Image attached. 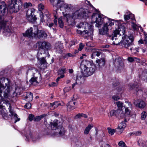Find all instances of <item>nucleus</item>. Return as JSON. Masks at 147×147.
<instances>
[{
    "label": "nucleus",
    "mask_w": 147,
    "mask_h": 147,
    "mask_svg": "<svg viewBox=\"0 0 147 147\" xmlns=\"http://www.w3.org/2000/svg\"><path fill=\"white\" fill-rule=\"evenodd\" d=\"M117 111L116 110H113L111 111L110 112V116L112 117L115 115L116 116V114Z\"/></svg>",
    "instance_id": "obj_46"
},
{
    "label": "nucleus",
    "mask_w": 147,
    "mask_h": 147,
    "mask_svg": "<svg viewBox=\"0 0 147 147\" xmlns=\"http://www.w3.org/2000/svg\"><path fill=\"white\" fill-rule=\"evenodd\" d=\"M34 121H40V119L39 116H38L34 118Z\"/></svg>",
    "instance_id": "obj_60"
},
{
    "label": "nucleus",
    "mask_w": 147,
    "mask_h": 147,
    "mask_svg": "<svg viewBox=\"0 0 147 147\" xmlns=\"http://www.w3.org/2000/svg\"><path fill=\"white\" fill-rule=\"evenodd\" d=\"M60 3V5L56 6L60 9L61 10H65V11H68L72 8V6L70 4L64 3L63 2L61 1Z\"/></svg>",
    "instance_id": "obj_15"
},
{
    "label": "nucleus",
    "mask_w": 147,
    "mask_h": 147,
    "mask_svg": "<svg viewBox=\"0 0 147 147\" xmlns=\"http://www.w3.org/2000/svg\"><path fill=\"white\" fill-rule=\"evenodd\" d=\"M34 28H30L26 32L23 34L24 36H25L28 37H34Z\"/></svg>",
    "instance_id": "obj_23"
},
{
    "label": "nucleus",
    "mask_w": 147,
    "mask_h": 147,
    "mask_svg": "<svg viewBox=\"0 0 147 147\" xmlns=\"http://www.w3.org/2000/svg\"><path fill=\"white\" fill-rule=\"evenodd\" d=\"M91 57L92 59H94L96 57L95 55V54L94 53L93 51H92V53L91 54Z\"/></svg>",
    "instance_id": "obj_63"
},
{
    "label": "nucleus",
    "mask_w": 147,
    "mask_h": 147,
    "mask_svg": "<svg viewBox=\"0 0 147 147\" xmlns=\"http://www.w3.org/2000/svg\"><path fill=\"white\" fill-rule=\"evenodd\" d=\"M58 22L59 26L61 28H63L64 26V23L62 20V18L60 17L59 19L58 20Z\"/></svg>",
    "instance_id": "obj_40"
},
{
    "label": "nucleus",
    "mask_w": 147,
    "mask_h": 147,
    "mask_svg": "<svg viewBox=\"0 0 147 147\" xmlns=\"http://www.w3.org/2000/svg\"><path fill=\"white\" fill-rule=\"evenodd\" d=\"M106 62L105 56L104 55L101 56V57L97 59L96 61V64L95 66V69L100 70L105 65Z\"/></svg>",
    "instance_id": "obj_11"
},
{
    "label": "nucleus",
    "mask_w": 147,
    "mask_h": 147,
    "mask_svg": "<svg viewBox=\"0 0 147 147\" xmlns=\"http://www.w3.org/2000/svg\"><path fill=\"white\" fill-rule=\"evenodd\" d=\"M147 116V113L145 111L142 112L141 114V119L142 120H144Z\"/></svg>",
    "instance_id": "obj_41"
},
{
    "label": "nucleus",
    "mask_w": 147,
    "mask_h": 147,
    "mask_svg": "<svg viewBox=\"0 0 147 147\" xmlns=\"http://www.w3.org/2000/svg\"><path fill=\"white\" fill-rule=\"evenodd\" d=\"M104 20L103 26L99 29V33L102 35H108L109 34V30L111 29V27L114 25L115 22L113 20L107 17L105 18Z\"/></svg>",
    "instance_id": "obj_6"
},
{
    "label": "nucleus",
    "mask_w": 147,
    "mask_h": 147,
    "mask_svg": "<svg viewBox=\"0 0 147 147\" xmlns=\"http://www.w3.org/2000/svg\"><path fill=\"white\" fill-rule=\"evenodd\" d=\"M131 87L130 89L132 90L133 89L134 90H135L136 92H138L139 90V89L138 88V87L137 85H132V86L131 85H130Z\"/></svg>",
    "instance_id": "obj_39"
},
{
    "label": "nucleus",
    "mask_w": 147,
    "mask_h": 147,
    "mask_svg": "<svg viewBox=\"0 0 147 147\" xmlns=\"http://www.w3.org/2000/svg\"><path fill=\"white\" fill-rule=\"evenodd\" d=\"M49 114L48 113H47L46 114H43L40 116H39L40 118V119L41 120L43 118L45 117H46Z\"/></svg>",
    "instance_id": "obj_61"
},
{
    "label": "nucleus",
    "mask_w": 147,
    "mask_h": 147,
    "mask_svg": "<svg viewBox=\"0 0 147 147\" xmlns=\"http://www.w3.org/2000/svg\"><path fill=\"white\" fill-rule=\"evenodd\" d=\"M90 13L88 9L81 8L73 13L71 17L73 19L82 18H86L89 16L88 14Z\"/></svg>",
    "instance_id": "obj_8"
},
{
    "label": "nucleus",
    "mask_w": 147,
    "mask_h": 147,
    "mask_svg": "<svg viewBox=\"0 0 147 147\" xmlns=\"http://www.w3.org/2000/svg\"><path fill=\"white\" fill-rule=\"evenodd\" d=\"M73 55H72L70 53H67L66 54L65 56V58L69 57H73Z\"/></svg>",
    "instance_id": "obj_64"
},
{
    "label": "nucleus",
    "mask_w": 147,
    "mask_h": 147,
    "mask_svg": "<svg viewBox=\"0 0 147 147\" xmlns=\"http://www.w3.org/2000/svg\"><path fill=\"white\" fill-rule=\"evenodd\" d=\"M137 59L138 58L136 57H129L128 58V60L130 62H132Z\"/></svg>",
    "instance_id": "obj_48"
},
{
    "label": "nucleus",
    "mask_w": 147,
    "mask_h": 147,
    "mask_svg": "<svg viewBox=\"0 0 147 147\" xmlns=\"http://www.w3.org/2000/svg\"><path fill=\"white\" fill-rule=\"evenodd\" d=\"M93 51L96 57H98L101 54V51L99 50L96 49L93 50Z\"/></svg>",
    "instance_id": "obj_35"
},
{
    "label": "nucleus",
    "mask_w": 147,
    "mask_h": 147,
    "mask_svg": "<svg viewBox=\"0 0 147 147\" xmlns=\"http://www.w3.org/2000/svg\"><path fill=\"white\" fill-rule=\"evenodd\" d=\"M34 10L33 9H29L26 12V18L30 22H34L36 18L34 15Z\"/></svg>",
    "instance_id": "obj_13"
},
{
    "label": "nucleus",
    "mask_w": 147,
    "mask_h": 147,
    "mask_svg": "<svg viewBox=\"0 0 147 147\" xmlns=\"http://www.w3.org/2000/svg\"><path fill=\"white\" fill-rule=\"evenodd\" d=\"M91 19L94 23H96L95 26L96 27H99L104 23L105 18H102L101 15L97 13H93Z\"/></svg>",
    "instance_id": "obj_9"
},
{
    "label": "nucleus",
    "mask_w": 147,
    "mask_h": 147,
    "mask_svg": "<svg viewBox=\"0 0 147 147\" xmlns=\"http://www.w3.org/2000/svg\"><path fill=\"white\" fill-rule=\"evenodd\" d=\"M95 67V66H92L91 67H85L84 68H81V72L82 73H85V74L87 73V71H86V69H90V68H92Z\"/></svg>",
    "instance_id": "obj_33"
},
{
    "label": "nucleus",
    "mask_w": 147,
    "mask_h": 147,
    "mask_svg": "<svg viewBox=\"0 0 147 147\" xmlns=\"http://www.w3.org/2000/svg\"><path fill=\"white\" fill-rule=\"evenodd\" d=\"M50 1L51 3L53 5V7L54 8V10H55L56 11L57 10L59 9V7H57L56 6L60 5V3H59L61 1V0H57V1L56 3H55L54 0H49Z\"/></svg>",
    "instance_id": "obj_26"
},
{
    "label": "nucleus",
    "mask_w": 147,
    "mask_h": 147,
    "mask_svg": "<svg viewBox=\"0 0 147 147\" xmlns=\"http://www.w3.org/2000/svg\"><path fill=\"white\" fill-rule=\"evenodd\" d=\"M33 96L32 94L30 92L26 93L25 98L26 100L28 101H30L32 100Z\"/></svg>",
    "instance_id": "obj_27"
},
{
    "label": "nucleus",
    "mask_w": 147,
    "mask_h": 147,
    "mask_svg": "<svg viewBox=\"0 0 147 147\" xmlns=\"http://www.w3.org/2000/svg\"><path fill=\"white\" fill-rule=\"evenodd\" d=\"M126 126L125 121H123L119 124L118 127L116 129V131L118 134H120L123 131L124 129Z\"/></svg>",
    "instance_id": "obj_20"
},
{
    "label": "nucleus",
    "mask_w": 147,
    "mask_h": 147,
    "mask_svg": "<svg viewBox=\"0 0 147 147\" xmlns=\"http://www.w3.org/2000/svg\"><path fill=\"white\" fill-rule=\"evenodd\" d=\"M7 13V8L4 1L0 2V32L5 36L9 35L13 30L9 26L8 21L4 20Z\"/></svg>",
    "instance_id": "obj_2"
},
{
    "label": "nucleus",
    "mask_w": 147,
    "mask_h": 147,
    "mask_svg": "<svg viewBox=\"0 0 147 147\" xmlns=\"http://www.w3.org/2000/svg\"><path fill=\"white\" fill-rule=\"evenodd\" d=\"M34 37L40 39L42 38H46L47 35L45 32L41 30H39L37 27H34Z\"/></svg>",
    "instance_id": "obj_12"
},
{
    "label": "nucleus",
    "mask_w": 147,
    "mask_h": 147,
    "mask_svg": "<svg viewBox=\"0 0 147 147\" xmlns=\"http://www.w3.org/2000/svg\"><path fill=\"white\" fill-rule=\"evenodd\" d=\"M134 103L137 107L140 109L144 108L146 105L145 101L142 100H137L134 102Z\"/></svg>",
    "instance_id": "obj_19"
},
{
    "label": "nucleus",
    "mask_w": 147,
    "mask_h": 147,
    "mask_svg": "<svg viewBox=\"0 0 147 147\" xmlns=\"http://www.w3.org/2000/svg\"><path fill=\"white\" fill-rule=\"evenodd\" d=\"M81 78L80 76H77L76 77V82H78V84H79L81 83Z\"/></svg>",
    "instance_id": "obj_49"
},
{
    "label": "nucleus",
    "mask_w": 147,
    "mask_h": 147,
    "mask_svg": "<svg viewBox=\"0 0 147 147\" xmlns=\"http://www.w3.org/2000/svg\"><path fill=\"white\" fill-rule=\"evenodd\" d=\"M92 66L94 65L91 61L87 60H83L80 64V68H84L85 67H91Z\"/></svg>",
    "instance_id": "obj_21"
},
{
    "label": "nucleus",
    "mask_w": 147,
    "mask_h": 147,
    "mask_svg": "<svg viewBox=\"0 0 147 147\" xmlns=\"http://www.w3.org/2000/svg\"><path fill=\"white\" fill-rule=\"evenodd\" d=\"M26 73L27 74L32 75L33 77L29 80V82L32 85H36L40 82L41 80L40 74L38 70L34 68L29 69Z\"/></svg>",
    "instance_id": "obj_5"
},
{
    "label": "nucleus",
    "mask_w": 147,
    "mask_h": 147,
    "mask_svg": "<svg viewBox=\"0 0 147 147\" xmlns=\"http://www.w3.org/2000/svg\"><path fill=\"white\" fill-rule=\"evenodd\" d=\"M127 115L123 110L120 109H117L116 117L119 119L125 118Z\"/></svg>",
    "instance_id": "obj_17"
},
{
    "label": "nucleus",
    "mask_w": 147,
    "mask_h": 147,
    "mask_svg": "<svg viewBox=\"0 0 147 147\" xmlns=\"http://www.w3.org/2000/svg\"><path fill=\"white\" fill-rule=\"evenodd\" d=\"M144 41L145 44L147 45V34H144Z\"/></svg>",
    "instance_id": "obj_57"
},
{
    "label": "nucleus",
    "mask_w": 147,
    "mask_h": 147,
    "mask_svg": "<svg viewBox=\"0 0 147 147\" xmlns=\"http://www.w3.org/2000/svg\"><path fill=\"white\" fill-rule=\"evenodd\" d=\"M112 98L115 100H117L120 99V97L117 95H114L112 96Z\"/></svg>",
    "instance_id": "obj_59"
},
{
    "label": "nucleus",
    "mask_w": 147,
    "mask_h": 147,
    "mask_svg": "<svg viewBox=\"0 0 147 147\" xmlns=\"http://www.w3.org/2000/svg\"><path fill=\"white\" fill-rule=\"evenodd\" d=\"M36 45L39 50L37 57L38 66L41 69H45L46 67L47 63L45 59L42 58V55L45 53V51L50 50L51 49V45L49 43L45 41H39L37 42Z\"/></svg>",
    "instance_id": "obj_3"
},
{
    "label": "nucleus",
    "mask_w": 147,
    "mask_h": 147,
    "mask_svg": "<svg viewBox=\"0 0 147 147\" xmlns=\"http://www.w3.org/2000/svg\"><path fill=\"white\" fill-rule=\"evenodd\" d=\"M130 50L131 51V52L135 54L137 52L139 51V49L138 48H134L133 47H131L130 49Z\"/></svg>",
    "instance_id": "obj_37"
},
{
    "label": "nucleus",
    "mask_w": 147,
    "mask_h": 147,
    "mask_svg": "<svg viewBox=\"0 0 147 147\" xmlns=\"http://www.w3.org/2000/svg\"><path fill=\"white\" fill-rule=\"evenodd\" d=\"M32 5L30 3H25L24 4V8H28L29 7H31Z\"/></svg>",
    "instance_id": "obj_43"
},
{
    "label": "nucleus",
    "mask_w": 147,
    "mask_h": 147,
    "mask_svg": "<svg viewBox=\"0 0 147 147\" xmlns=\"http://www.w3.org/2000/svg\"><path fill=\"white\" fill-rule=\"evenodd\" d=\"M124 19L126 21L129 20L130 18V16L128 15H124Z\"/></svg>",
    "instance_id": "obj_55"
},
{
    "label": "nucleus",
    "mask_w": 147,
    "mask_h": 147,
    "mask_svg": "<svg viewBox=\"0 0 147 147\" xmlns=\"http://www.w3.org/2000/svg\"><path fill=\"white\" fill-rule=\"evenodd\" d=\"M55 49L56 52L58 53H61L63 51V49L62 44L58 42L55 44Z\"/></svg>",
    "instance_id": "obj_18"
},
{
    "label": "nucleus",
    "mask_w": 147,
    "mask_h": 147,
    "mask_svg": "<svg viewBox=\"0 0 147 147\" xmlns=\"http://www.w3.org/2000/svg\"><path fill=\"white\" fill-rule=\"evenodd\" d=\"M85 3L86 4L89 5L90 7L94 8V7L93 6V5L91 4L90 1H87V0H86L85 1Z\"/></svg>",
    "instance_id": "obj_52"
},
{
    "label": "nucleus",
    "mask_w": 147,
    "mask_h": 147,
    "mask_svg": "<svg viewBox=\"0 0 147 147\" xmlns=\"http://www.w3.org/2000/svg\"><path fill=\"white\" fill-rule=\"evenodd\" d=\"M76 102L74 101H70L67 104V108L70 110H72L75 109L76 107L75 104Z\"/></svg>",
    "instance_id": "obj_25"
},
{
    "label": "nucleus",
    "mask_w": 147,
    "mask_h": 147,
    "mask_svg": "<svg viewBox=\"0 0 147 147\" xmlns=\"http://www.w3.org/2000/svg\"><path fill=\"white\" fill-rule=\"evenodd\" d=\"M66 72V69L64 67L60 69L58 71V73L59 74L63 75V74Z\"/></svg>",
    "instance_id": "obj_34"
},
{
    "label": "nucleus",
    "mask_w": 147,
    "mask_h": 147,
    "mask_svg": "<svg viewBox=\"0 0 147 147\" xmlns=\"http://www.w3.org/2000/svg\"><path fill=\"white\" fill-rule=\"evenodd\" d=\"M116 65L118 67L119 69H121L124 68L123 64L121 58H118L116 59L115 63Z\"/></svg>",
    "instance_id": "obj_22"
},
{
    "label": "nucleus",
    "mask_w": 147,
    "mask_h": 147,
    "mask_svg": "<svg viewBox=\"0 0 147 147\" xmlns=\"http://www.w3.org/2000/svg\"><path fill=\"white\" fill-rule=\"evenodd\" d=\"M58 121L55 120L53 122L51 123V128L53 129H55L58 125Z\"/></svg>",
    "instance_id": "obj_31"
},
{
    "label": "nucleus",
    "mask_w": 147,
    "mask_h": 147,
    "mask_svg": "<svg viewBox=\"0 0 147 147\" xmlns=\"http://www.w3.org/2000/svg\"><path fill=\"white\" fill-rule=\"evenodd\" d=\"M5 102L6 103V105L7 106H9V107L8 108L9 111L11 113V115L10 116H13L15 117V119L16 120L15 123H16L17 121H19L20 120V119L18 118L17 115L16 113H15L13 110L12 109V107L11 106L10 103H9V101L8 100L6 101Z\"/></svg>",
    "instance_id": "obj_16"
},
{
    "label": "nucleus",
    "mask_w": 147,
    "mask_h": 147,
    "mask_svg": "<svg viewBox=\"0 0 147 147\" xmlns=\"http://www.w3.org/2000/svg\"><path fill=\"white\" fill-rule=\"evenodd\" d=\"M57 130L59 131V136H61L65 135V131L64 128L61 127L60 128H58Z\"/></svg>",
    "instance_id": "obj_30"
},
{
    "label": "nucleus",
    "mask_w": 147,
    "mask_h": 147,
    "mask_svg": "<svg viewBox=\"0 0 147 147\" xmlns=\"http://www.w3.org/2000/svg\"><path fill=\"white\" fill-rule=\"evenodd\" d=\"M82 117V113H79L76 115L75 117V119L80 118Z\"/></svg>",
    "instance_id": "obj_58"
},
{
    "label": "nucleus",
    "mask_w": 147,
    "mask_h": 147,
    "mask_svg": "<svg viewBox=\"0 0 147 147\" xmlns=\"http://www.w3.org/2000/svg\"><path fill=\"white\" fill-rule=\"evenodd\" d=\"M44 8V5L41 3L39 4L38 5V10L40 11L42 10Z\"/></svg>",
    "instance_id": "obj_47"
},
{
    "label": "nucleus",
    "mask_w": 147,
    "mask_h": 147,
    "mask_svg": "<svg viewBox=\"0 0 147 147\" xmlns=\"http://www.w3.org/2000/svg\"><path fill=\"white\" fill-rule=\"evenodd\" d=\"M31 105L30 103H27L25 105V108L27 109H30L31 107Z\"/></svg>",
    "instance_id": "obj_50"
},
{
    "label": "nucleus",
    "mask_w": 147,
    "mask_h": 147,
    "mask_svg": "<svg viewBox=\"0 0 147 147\" xmlns=\"http://www.w3.org/2000/svg\"><path fill=\"white\" fill-rule=\"evenodd\" d=\"M123 107L125 108V113L127 116L130 115L132 109V106L131 102L129 101L126 102Z\"/></svg>",
    "instance_id": "obj_14"
},
{
    "label": "nucleus",
    "mask_w": 147,
    "mask_h": 147,
    "mask_svg": "<svg viewBox=\"0 0 147 147\" xmlns=\"http://www.w3.org/2000/svg\"><path fill=\"white\" fill-rule=\"evenodd\" d=\"M138 145L140 146H143L144 144L143 141L142 139H139L138 141Z\"/></svg>",
    "instance_id": "obj_51"
},
{
    "label": "nucleus",
    "mask_w": 147,
    "mask_h": 147,
    "mask_svg": "<svg viewBox=\"0 0 147 147\" xmlns=\"http://www.w3.org/2000/svg\"><path fill=\"white\" fill-rule=\"evenodd\" d=\"M117 105V107L119 109H121L123 107V103L122 102L120 101H117L114 102Z\"/></svg>",
    "instance_id": "obj_32"
},
{
    "label": "nucleus",
    "mask_w": 147,
    "mask_h": 147,
    "mask_svg": "<svg viewBox=\"0 0 147 147\" xmlns=\"http://www.w3.org/2000/svg\"><path fill=\"white\" fill-rule=\"evenodd\" d=\"M10 82L7 78L0 79V100L8 97L11 92Z\"/></svg>",
    "instance_id": "obj_4"
},
{
    "label": "nucleus",
    "mask_w": 147,
    "mask_h": 147,
    "mask_svg": "<svg viewBox=\"0 0 147 147\" xmlns=\"http://www.w3.org/2000/svg\"><path fill=\"white\" fill-rule=\"evenodd\" d=\"M140 78L142 80H147V73H143L142 75H141Z\"/></svg>",
    "instance_id": "obj_38"
},
{
    "label": "nucleus",
    "mask_w": 147,
    "mask_h": 147,
    "mask_svg": "<svg viewBox=\"0 0 147 147\" xmlns=\"http://www.w3.org/2000/svg\"><path fill=\"white\" fill-rule=\"evenodd\" d=\"M78 98V97L77 95L75 94H74L72 98L71 99V101H75Z\"/></svg>",
    "instance_id": "obj_56"
},
{
    "label": "nucleus",
    "mask_w": 147,
    "mask_h": 147,
    "mask_svg": "<svg viewBox=\"0 0 147 147\" xmlns=\"http://www.w3.org/2000/svg\"><path fill=\"white\" fill-rule=\"evenodd\" d=\"M131 26L134 30H138L139 26L135 23L134 22H131Z\"/></svg>",
    "instance_id": "obj_36"
},
{
    "label": "nucleus",
    "mask_w": 147,
    "mask_h": 147,
    "mask_svg": "<svg viewBox=\"0 0 147 147\" xmlns=\"http://www.w3.org/2000/svg\"><path fill=\"white\" fill-rule=\"evenodd\" d=\"M21 1V0H11V3L9 5V8L13 12L18 11L22 6Z\"/></svg>",
    "instance_id": "obj_10"
},
{
    "label": "nucleus",
    "mask_w": 147,
    "mask_h": 147,
    "mask_svg": "<svg viewBox=\"0 0 147 147\" xmlns=\"http://www.w3.org/2000/svg\"><path fill=\"white\" fill-rule=\"evenodd\" d=\"M93 127V125L92 124H89L85 129L84 131V134L86 135L88 134Z\"/></svg>",
    "instance_id": "obj_29"
},
{
    "label": "nucleus",
    "mask_w": 147,
    "mask_h": 147,
    "mask_svg": "<svg viewBox=\"0 0 147 147\" xmlns=\"http://www.w3.org/2000/svg\"><path fill=\"white\" fill-rule=\"evenodd\" d=\"M113 83H112V84L113 87H115L119 84V82L118 80L115 79L113 80Z\"/></svg>",
    "instance_id": "obj_42"
},
{
    "label": "nucleus",
    "mask_w": 147,
    "mask_h": 147,
    "mask_svg": "<svg viewBox=\"0 0 147 147\" xmlns=\"http://www.w3.org/2000/svg\"><path fill=\"white\" fill-rule=\"evenodd\" d=\"M34 115L32 114H30L28 116V118L30 121H32L34 119Z\"/></svg>",
    "instance_id": "obj_53"
},
{
    "label": "nucleus",
    "mask_w": 147,
    "mask_h": 147,
    "mask_svg": "<svg viewBox=\"0 0 147 147\" xmlns=\"http://www.w3.org/2000/svg\"><path fill=\"white\" fill-rule=\"evenodd\" d=\"M108 130L109 133L111 135H113L115 132V130L113 129H111L110 128H108Z\"/></svg>",
    "instance_id": "obj_45"
},
{
    "label": "nucleus",
    "mask_w": 147,
    "mask_h": 147,
    "mask_svg": "<svg viewBox=\"0 0 147 147\" xmlns=\"http://www.w3.org/2000/svg\"><path fill=\"white\" fill-rule=\"evenodd\" d=\"M118 145L119 146L127 147L126 146V145L125 142L123 141H120L119 142Z\"/></svg>",
    "instance_id": "obj_44"
},
{
    "label": "nucleus",
    "mask_w": 147,
    "mask_h": 147,
    "mask_svg": "<svg viewBox=\"0 0 147 147\" xmlns=\"http://www.w3.org/2000/svg\"><path fill=\"white\" fill-rule=\"evenodd\" d=\"M84 25L86 26H87L88 27V30H85L84 31H82L81 30H77V33L82 35L83 36H84L86 38L87 37L92 36L93 34V26L92 25H90L88 23H80L79 25H77V26L79 28H84Z\"/></svg>",
    "instance_id": "obj_7"
},
{
    "label": "nucleus",
    "mask_w": 147,
    "mask_h": 147,
    "mask_svg": "<svg viewBox=\"0 0 147 147\" xmlns=\"http://www.w3.org/2000/svg\"><path fill=\"white\" fill-rule=\"evenodd\" d=\"M70 90V88L69 87H65L63 89L64 91L65 92H67Z\"/></svg>",
    "instance_id": "obj_62"
},
{
    "label": "nucleus",
    "mask_w": 147,
    "mask_h": 147,
    "mask_svg": "<svg viewBox=\"0 0 147 147\" xmlns=\"http://www.w3.org/2000/svg\"><path fill=\"white\" fill-rule=\"evenodd\" d=\"M90 69H86V70L87 71V73H82L83 74L86 76H88L92 75L95 72V67L92 68H90Z\"/></svg>",
    "instance_id": "obj_24"
},
{
    "label": "nucleus",
    "mask_w": 147,
    "mask_h": 147,
    "mask_svg": "<svg viewBox=\"0 0 147 147\" xmlns=\"http://www.w3.org/2000/svg\"><path fill=\"white\" fill-rule=\"evenodd\" d=\"M125 28L122 24L118 25V29H116L113 32V36L111 38L113 41L114 44L117 45L121 43L122 45L126 49H129V47L134 46V37L132 35L128 36L124 35Z\"/></svg>",
    "instance_id": "obj_1"
},
{
    "label": "nucleus",
    "mask_w": 147,
    "mask_h": 147,
    "mask_svg": "<svg viewBox=\"0 0 147 147\" xmlns=\"http://www.w3.org/2000/svg\"><path fill=\"white\" fill-rule=\"evenodd\" d=\"M84 45L82 43H80L79 45V47L78 48V50L79 51H81L82 49H83Z\"/></svg>",
    "instance_id": "obj_54"
},
{
    "label": "nucleus",
    "mask_w": 147,
    "mask_h": 147,
    "mask_svg": "<svg viewBox=\"0 0 147 147\" xmlns=\"http://www.w3.org/2000/svg\"><path fill=\"white\" fill-rule=\"evenodd\" d=\"M61 105V103L60 102L57 101L50 103V106L53 109H55Z\"/></svg>",
    "instance_id": "obj_28"
}]
</instances>
